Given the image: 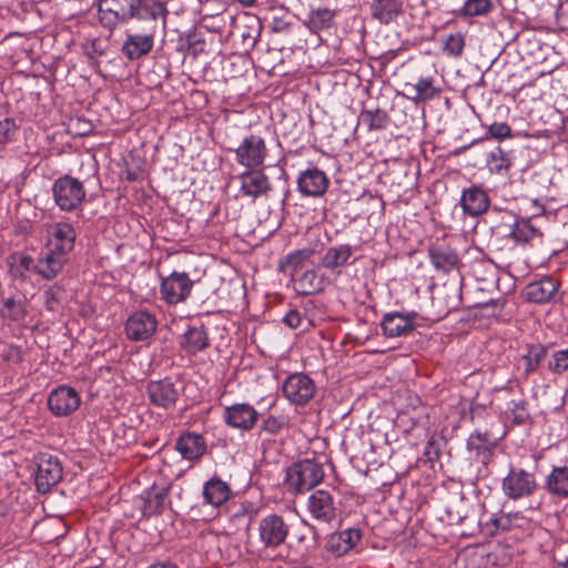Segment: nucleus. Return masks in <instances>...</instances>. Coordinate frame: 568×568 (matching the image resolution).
Wrapping results in <instances>:
<instances>
[{
    "instance_id": "30",
    "label": "nucleus",
    "mask_w": 568,
    "mask_h": 568,
    "mask_svg": "<svg viewBox=\"0 0 568 568\" xmlns=\"http://www.w3.org/2000/svg\"><path fill=\"white\" fill-rule=\"evenodd\" d=\"M429 257L434 267L444 273L458 268L459 258L454 250L448 246H433L429 248Z\"/></svg>"
},
{
    "instance_id": "16",
    "label": "nucleus",
    "mask_w": 568,
    "mask_h": 568,
    "mask_svg": "<svg viewBox=\"0 0 568 568\" xmlns=\"http://www.w3.org/2000/svg\"><path fill=\"white\" fill-rule=\"evenodd\" d=\"M311 516L323 524H331L336 518V506L333 496L323 489L314 491L307 500Z\"/></svg>"
},
{
    "instance_id": "10",
    "label": "nucleus",
    "mask_w": 568,
    "mask_h": 568,
    "mask_svg": "<svg viewBox=\"0 0 568 568\" xmlns=\"http://www.w3.org/2000/svg\"><path fill=\"white\" fill-rule=\"evenodd\" d=\"M146 394L153 406L168 410L175 407L180 397V388L170 378H163L149 382Z\"/></svg>"
},
{
    "instance_id": "12",
    "label": "nucleus",
    "mask_w": 568,
    "mask_h": 568,
    "mask_svg": "<svg viewBox=\"0 0 568 568\" xmlns=\"http://www.w3.org/2000/svg\"><path fill=\"white\" fill-rule=\"evenodd\" d=\"M75 239L77 232L70 223L58 222L48 230L45 247L47 250H52L57 255L68 257V254L74 247Z\"/></svg>"
},
{
    "instance_id": "49",
    "label": "nucleus",
    "mask_w": 568,
    "mask_h": 568,
    "mask_svg": "<svg viewBox=\"0 0 568 568\" xmlns=\"http://www.w3.org/2000/svg\"><path fill=\"white\" fill-rule=\"evenodd\" d=\"M372 16L379 22L387 24L390 21V0H374Z\"/></svg>"
},
{
    "instance_id": "11",
    "label": "nucleus",
    "mask_w": 568,
    "mask_h": 568,
    "mask_svg": "<svg viewBox=\"0 0 568 568\" xmlns=\"http://www.w3.org/2000/svg\"><path fill=\"white\" fill-rule=\"evenodd\" d=\"M284 396L294 405L307 404L315 394V384L303 373L290 375L283 384Z\"/></svg>"
},
{
    "instance_id": "50",
    "label": "nucleus",
    "mask_w": 568,
    "mask_h": 568,
    "mask_svg": "<svg viewBox=\"0 0 568 568\" xmlns=\"http://www.w3.org/2000/svg\"><path fill=\"white\" fill-rule=\"evenodd\" d=\"M18 126L13 119L6 118L0 121V145L11 142L14 138Z\"/></svg>"
},
{
    "instance_id": "17",
    "label": "nucleus",
    "mask_w": 568,
    "mask_h": 568,
    "mask_svg": "<svg viewBox=\"0 0 568 568\" xmlns=\"http://www.w3.org/2000/svg\"><path fill=\"white\" fill-rule=\"evenodd\" d=\"M329 185V179L322 170L310 168L300 173L297 190L304 196L320 197L325 194Z\"/></svg>"
},
{
    "instance_id": "59",
    "label": "nucleus",
    "mask_w": 568,
    "mask_h": 568,
    "mask_svg": "<svg viewBox=\"0 0 568 568\" xmlns=\"http://www.w3.org/2000/svg\"><path fill=\"white\" fill-rule=\"evenodd\" d=\"M149 568H179V567L171 561H161V562H155V564L151 565Z\"/></svg>"
},
{
    "instance_id": "57",
    "label": "nucleus",
    "mask_w": 568,
    "mask_h": 568,
    "mask_svg": "<svg viewBox=\"0 0 568 568\" xmlns=\"http://www.w3.org/2000/svg\"><path fill=\"white\" fill-rule=\"evenodd\" d=\"M77 123L78 125H80V128L78 129V131L75 132L78 135H85L88 134L91 129H92V125L90 122H87L84 120H81V119H78L77 120Z\"/></svg>"
},
{
    "instance_id": "9",
    "label": "nucleus",
    "mask_w": 568,
    "mask_h": 568,
    "mask_svg": "<svg viewBox=\"0 0 568 568\" xmlns=\"http://www.w3.org/2000/svg\"><path fill=\"white\" fill-rule=\"evenodd\" d=\"M537 488L534 474L524 469L511 468L503 479V491L509 499H521L531 496Z\"/></svg>"
},
{
    "instance_id": "38",
    "label": "nucleus",
    "mask_w": 568,
    "mask_h": 568,
    "mask_svg": "<svg viewBox=\"0 0 568 568\" xmlns=\"http://www.w3.org/2000/svg\"><path fill=\"white\" fill-rule=\"evenodd\" d=\"M416 317V312H407L406 314H402L400 312L393 311V322L398 320V323L393 325V337L407 336L412 334L415 329Z\"/></svg>"
},
{
    "instance_id": "4",
    "label": "nucleus",
    "mask_w": 568,
    "mask_h": 568,
    "mask_svg": "<svg viewBox=\"0 0 568 568\" xmlns=\"http://www.w3.org/2000/svg\"><path fill=\"white\" fill-rule=\"evenodd\" d=\"M52 193L55 204L62 211L75 210L85 199V190L82 182L70 175L55 180Z\"/></svg>"
},
{
    "instance_id": "36",
    "label": "nucleus",
    "mask_w": 568,
    "mask_h": 568,
    "mask_svg": "<svg viewBox=\"0 0 568 568\" xmlns=\"http://www.w3.org/2000/svg\"><path fill=\"white\" fill-rule=\"evenodd\" d=\"M496 438H493L488 432L476 430L467 440V448L477 456L483 455L481 462L485 464L489 457L490 449L496 445Z\"/></svg>"
},
{
    "instance_id": "5",
    "label": "nucleus",
    "mask_w": 568,
    "mask_h": 568,
    "mask_svg": "<svg viewBox=\"0 0 568 568\" xmlns=\"http://www.w3.org/2000/svg\"><path fill=\"white\" fill-rule=\"evenodd\" d=\"M234 152L236 162L246 169L262 168L268 154L264 139L255 134L245 136Z\"/></svg>"
},
{
    "instance_id": "24",
    "label": "nucleus",
    "mask_w": 568,
    "mask_h": 568,
    "mask_svg": "<svg viewBox=\"0 0 568 568\" xmlns=\"http://www.w3.org/2000/svg\"><path fill=\"white\" fill-rule=\"evenodd\" d=\"M393 432L396 434L400 433L404 440L410 446L417 445V440L426 436L425 428L417 425L414 416H410L407 412L399 413L396 419L393 420Z\"/></svg>"
},
{
    "instance_id": "53",
    "label": "nucleus",
    "mask_w": 568,
    "mask_h": 568,
    "mask_svg": "<svg viewBox=\"0 0 568 568\" xmlns=\"http://www.w3.org/2000/svg\"><path fill=\"white\" fill-rule=\"evenodd\" d=\"M303 316L297 310H291L283 318V323L290 328H298L303 323Z\"/></svg>"
},
{
    "instance_id": "18",
    "label": "nucleus",
    "mask_w": 568,
    "mask_h": 568,
    "mask_svg": "<svg viewBox=\"0 0 568 568\" xmlns=\"http://www.w3.org/2000/svg\"><path fill=\"white\" fill-rule=\"evenodd\" d=\"M156 326L154 315L143 311L135 312L125 323L126 336L131 341H145L155 333Z\"/></svg>"
},
{
    "instance_id": "51",
    "label": "nucleus",
    "mask_w": 568,
    "mask_h": 568,
    "mask_svg": "<svg viewBox=\"0 0 568 568\" xmlns=\"http://www.w3.org/2000/svg\"><path fill=\"white\" fill-rule=\"evenodd\" d=\"M549 368L555 373L568 371V348L554 354V361L549 363Z\"/></svg>"
},
{
    "instance_id": "21",
    "label": "nucleus",
    "mask_w": 568,
    "mask_h": 568,
    "mask_svg": "<svg viewBox=\"0 0 568 568\" xmlns=\"http://www.w3.org/2000/svg\"><path fill=\"white\" fill-rule=\"evenodd\" d=\"M154 45V33L128 32L121 47L122 54L130 61L148 55Z\"/></svg>"
},
{
    "instance_id": "43",
    "label": "nucleus",
    "mask_w": 568,
    "mask_h": 568,
    "mask_svg": "<svg viewBox=\"0 0 568 568\" xmlns=\"http://www.w3.org/2000/svg\"><path fill=\"white\" fill-rule=\"evenodd\" d=\"M505 414L507 418L511 419L517 425H523L529 419L527 403L523 399L511 400L508 404Z\"/></svg>"
},
{
    "instance_id": "13",
    "label": "nucleus",
    "mask_w": 568,
    "mask_h": 568,
    "mask_svg": "<svg viewBox=\"0 0 568 568\" xmlns=\"http://www.w3.org/2000/svg\"><path fill=\"white\" fill-rule=\"evenodd\" d=\"M223 419L232 428L250 432L257 424L258 413L247 403H236L224 408Z\"/></svg>"
},
{
    "instance_id": "41",
    "label": "nucleus",
    "mask_w": 568,
    "mask_h": 568,
    "mask_svg": "<svg viewBox=\"0 0 568 568\" xmlns=\"http://www.w3.org/2000/svg\"><path fill=\"white\" fill-rule=\"evenodd\" d=\"M546 348L541 345H532L528 348V352L521 357L526 375L538 368L541 361L546 357Z\"/></svg>"
},
{
    "instance_id": "45",
    "label": "nucleus",
    "mask_w": 568,
    "mask_h": 568,
    "mask_svg": "<svg viewBox=\"0 0 568 568\" xmlns=\"http://www.w3.org/2000/svg\"><path fill=\"white\" fill-rule=\"evenodd\" d=\"M286 426L287 420L285 417L268 415L261 420L258 435L262 436V434H267L275 436L278 435Z\"/></svg>"
},
{
    "instance_id": "40",
    "label": "nucleus",
    "mask_w": 568,
    "mask_h": 568,
    "mask_svg": "<svg viewBox=\"0 0 568 568\" xmlns=\"http://www.w3.org/2000/svg\"><path fill=\"white\" fill-rule=\"evenodd\" d=\"M493 8L490 0H467L464 6L455 13L462 18H471L476 16H484Z\"/></svg>"
},
{
    "instance_id": "61",
    "label": "nucleus",
    "mask_w": 568,
    "mask_h": 568,
    "mask_svg": "<svg viewBox=\"0 0 568 568\" xmlns=\"http://www.w3.org/2000/svg\"><path fill=\"white\" fill-rule=\"evenodd\" d=\"M532 204H534V206L536 207L535 215H538V214L544 213V210H545V209H544L542 204H540V203H539V201H538V200H534Z\"/></svg>"
},
{
    "instance_id": "37",
    "label": "nucleus",
    "mask_w": 568,
    "mask_h": 568,
    "mask_svg": "<svg viewBox=\"0 0 568 568\" xmlns=\"http://www.w3.org/2000/svg\"><path fill=\"white\" fill-rule=\"evenodd\" d=\"M487 165L493 173H507L511 166V159L508 153L497 146L487 155Z\"/></svg>"
},
{
    "instance_id": "55",
    "label": "nucleus",
    "mask_w": 568,
    "mask_h": 568,
    "mask_svg": "<svg viewBox=\"0 0 568 568\" xmlns=\"http://www.w3.org/2000/svg\"><path fill=\"white\" fill-rule=\"evenodd\" d=\"M291 22L283 17H273L270 28L273 32H285L290 29Z\"/></svg>"
},
{
    "instance_id": "42",
    "label": "nucleus",
    "mask_w": 568,
    "mask_h": 568,
    "mask_svg": "<svg viewBox=\"0 0 568 568\" xmlns=\"http://www.w3.org/2000/svg\"><path fill=\"white\" fill-rule=\"evenodd\" d=\"M165 495L164 490L149 493L142 507L143 516L149 518L160 514L163 509Z\"/></svg>"
},
{
    "instance_id": "19",
    "label": "nucleus",
    "mask_w": 568,
    "mask_h": 568,
    "mask_svg": "<svg viewBox=\"0 0 568 568\" xmlns=\"http://www.w3.org/2000/svg\"><path fill=\"white\" fill-rule=\"evenodd\" d=\"M241 192L244 196L256 199L265 196L271 190V183L267 175L258 169H246L240 175Z\"/></svg>"
},
{
    "instance_id": "56",
    "label": "nucleus",
    "mask_w": 568,
    "mask_h": 568,
    "mask_svg": "<svg viewBox=\"0 0 568 568\" xmlns=\"http://www.w3.org/2000/svg\"><path fill=\"white\" fill-rule=\"evenodd\" d=\"M375 501H383L384 505L382 506V508L377 509V513L383 515L384 518L386 519L387 518V515H390V505L386 501V497L384 495V493L382 491H377L373 495Z\"/></svg>"
},
{
    "instance_id": "2",
    "label": "nucleus",
    "mask_w": 568,
    "mask_h": 568,
    "mask_svg": "<svg viewBox=\"0 0 568 568\" xmlns=\"http://www.w3.org/2000/svg\"><path fill=\"white\" fill-rule=\"evenodd\" d=\"M393 75L396 77L402 94L410 100H428L436 94L433 85V78L424 77L423 65L419 59H409L396 67Z\"/></svg>"
},
{
    "instance_id": "52",
    "label": "nucleus",
    "mask_w": 568,
    "mask_h": 568,
    "mask_svg": "<svg viewBox=\"0 0 568 568\" xmlns=\"http://www.w3.org/2000/svg\"><path fill=\"white\" fill-rule=\"evenodd\" d=\"M488 133L491 138L501 140L511 135V129L506 123H493L488 129Z\"/></svg>"
},
{
    "instance_id": "62",
    "label": "nucleus",
    "mask_w": 568,
    "mask_h": 568,
    "mask_svg": "<svg viewBox=\"0 0 568 568\" xmlns=\"http://www.w3.org/2000/svg\"><path fill=\"white\" fill-rule=\"evenodd\" d=\"M390 322V313H386L384 315V318H383V323H382V326H383V329L384 332H386L387 329V324Z\"/></svg>"
},
{
    "instance_id": "14",
    "label": "nucleus",
    "mask_w": 568,
    "mask_h": 568,
    "mask_svg": "<svg viewBox=\"0 0 568 568\" xmlns=\"http://www.w3.org/2000/svg\"><path fill=\"white\" fill-rule=\"evenodd\" d=\"M81 403L78 392L69 386H59L48 396L50 412L58 416H69L79 408Z\"/></svg>"
},
{
    "instance_id": "7",
    "label": "nucleus",
    "mask_w": 568,
    "mask_h": 568,
    "mask_svg": "<svg viewBox=\"0 0 568 568\" xmlns=\"http://www.w3.org/2000/svg\"><path fill=\"white\" fill-rule=\"evenodd\" d=\"M288 531L290 525L277 514L263 517L258 524L260 541L265 548H276L284 544Z\"/></svg>"
},
{
    "instance_id": "23",
    "label": "nucleus",
    "mask_w": 568,
    "mask_h": 568,
    "mask_svg": "<svg viewBox=\"0 0 568 568\" xmlns=\"http://www.w3.org/2000/svg\"><path fill=\"white\" fill-rule=\"evenodd\" d=\"M489 204L488 194L479 186H471L465 190L460 197V205L464 212L470 216H478L485 213Z\"/></svg>"
},
{
    "instance_id": "20",
    "label": "nucleus",
    "mask_w": 568,
    "mask_h": 568,
    "mask_svg": "<svg viewBox=\"0 0 568 568\" xmlns=\"http://www.w3.org/2000/svg\"><path fill=\"white\" fill-rule=\"evenodd\" d=\"M559 283L550 276L541 277L538 281L529 283L524 291L527 301L545 304L555 302L558 293Z\"/></svg>"
},
{
    "instance_id": "48",
    "label": "nucleus",
    "mask_w": 568,
    "mask_h": 568,
    "mask_svg": "<svg viewBox=\"0 0 568 568\" xmlns=\"http://www.w3.org/2000/svg\"><path fill=\"white\" fill-rule=\"evenodd\" d=\"M465 48V39L462 33L450 34L445 41L444 50L454 58L460 57Z\"/></svg>"
},
{
    "instance_id": "3",
    "label": "nucleus",
    "mask_w": 568,
    "mask_h": 568,
    "mask_svg": "<svg viewBox=\"0 0 568 568\" xmlns=\"http://www.w3.org/2000/svg\"><path fill=\"white\" fill-rule=\"evenodd\" d=\"M323 478V466L314 460L305 459L287 468L285 484L290 490L303 494L318 485Z\"/></svg>"
},
{
    "instance_id": "35",
    "label": "nucleus",
    "mask_w": 568,
    "mask_h": 568,
    "mask_svg": "<svg viewBox=\"0 0 568 568\" xmlns=\"http://www.w3.org/2000/svg\"><path fill=\"white\" fill-rule=\"evenodd\" d=\"M335 19V11L328 8L312 9L304 21V24L313 33H318L322 30H327L333 27Z\"/></svg>"
},
{
    "instance_id": "22",
    "label": "nucleus",
    "mask_w": 568,
    "mask_h": 568,
    "mask_svg": "<svg viewBox=\"0 0 568 568\" xmlns=\"http://www.w3.org/2000/svg\"><path fill=\"white\" fill-rule=\"evenodd\" d=\"M175 449L184 459L199 460L206 452V443L202 435L187 432L178 437Z\"/></svg>"
},
{
    "instance_id": "32",
    "label": "nucleus",
    "mask_w": 568,
    "mask_h": 568,
    "mask_svg": "<svg viewBox=\"0 0 568 568\" xmlns=\"http://www.w3.org/2000/svg\"><path fill=\"white\" fill-rule=\"evenodd\" d=\"M353 247L349 244H339L327 248L322 257L321 265L327 270H336L349 264Z\"/></svg>"
},
{
    "instance_id": "6",
    "label": "nucleus",
    "mask_w": 568,
    "mask_h": 568,
    "mask_svg": "<svg viewBox=\"0 0 568 568\" xmlns=\"http://www.w3.org/2000/svg\"><path fill=\"white\" fill-rule=\"evenodd\" d=\"M36 486L38 491L47 493L62 478V465L57 456L39 453L36 457Z\"/></svg>"
},
{
    "instance_id": "29",
    "label": "nucleus",
    "mask_w": 568,
    "mask_h": 568,
    "mask_svg": "<svg viewBox=\"0 0 568 568\" xmlns=\"http://www.w3.org/2000/svg\"><path fill=\"white\" fill-rule=\"evenodd\" d=\"M2 307L0 310V316L11 322H20L28 315V300L24 295H11L2 298Z\"/></svg>"
},
{
    "instance_id": "8",
    "label": "nucleus",
    "mask_w": 568,
    "mask_h": 568,
    "mask_svg": "<svg viewBox=\"0 0 568 568\" xmlns=\"http://www.w3.org/2000/svg\"><path fill=\"white\" fill-rule=\"evenodd\" d=\"M193 281L185 272H173L161 282V298L170 305L184 302L191 294Z\"/></svg>"
},
{
    "instance_id": "34",
    "label": "nucleus",
    "mask_w": 568,
    "mask_h": 568,
    "mask_svg": "<svg viewBox=\"0 0 568 568\" xmlns=\"http://www.w3.org/2000/svg\"><path fill=\"white\" fill-rule=\"evenodd\" d=\"M546 489L549 494L568 498V467H554L546 479Z\"/></svg>"
},
{
    "instance_id": "39",
    "label": "nucleus",
    "mask_w": 568,
    "mask_h": 568,
    "mask_svg": "<svg viewBox=\"0 0 568 568\" xmlns=\"http://www.w3.org/2000/svg\"><path fill=\"white\" fill-rule=\"evenodd\" d=\"M511 237L520 244L528 243L531 239L540 235L539 231L530 223L528 219L517 220L511 230Z\"/></svg>"
},
{
    "instance_id": "60",
    "label": "nucleus",
    "mask_w": 568,
    "mask_h": 568,
    "mask_svg": "<svg viewBox=\"0 0 568 568\" xmlns=\"http://www.w3.org/2000/svg\"><path fill=\"white\" fill-rule=\"evenodd\" d=\"M241 37L243 39V41L248 45V47H254V44L256 43V37L255 36H251L248 33H241Z\"/></svg>"
},
{
    "instance_id": "28",
    "label": "nucleus",
    "mask_w": 568,
    "mask_h": 568,
    "mask_svg": "<svg viewBox=\"0 0 568 568\" xmlns=\"http://www.w3.org/2000/svg\"><path fill=\"white\" fill-rule=\"evenodd\" d=\"M68 257L64 255H57L52 250H47V253L39 257L34 265L36 271L45 280H53L62 271Z\"/></svg>"
},
{
    "instance_id": "27",
    "label": "nucleus",
    "mask_w": 568,
    "mask_h": 568,
    "mask_svg": "<svg viewBox=\"0 0 568 568\" xmlns=\"http://www.w3.org/2000/svg\"><path fill=\"white\" fill-rule=\"evenodd\" d=\"M316 250L313 247H303L300 250H295L285 256H283L277 264L278 272L294 277L297 270L314 254Z\"/></svg>"
},
{
    "instance_id": "64",
    "label": "nucleus",
    "mask_w": 568,
    "mask_h": 568,
    "mask_svg": "<svg viewBox=\"0 0 568 568\" xmlns=\"http://www.w3.org/2000/svg\"><path fill=\"white\" fill-rule=\"evenodd\" d=\"M125 179L130 182H133L138 179V175L134 172L128 171Z\"/></svg>"
},
{
    "instance_id": "44",
    "label": "nucleus",
    "mask_w": 568,
    "mask_h": 568,
    "mask_svg": "<svg viewBox=\"0 0 568 568\" xmlns=\"http://www.w3.org/2000/svg\"><path fill=\"white\" fill-rule=\"evenodd\" d=\"M296 284L302 295H310L321 288V281L314 270L305 271L296 281Z\"/></svg>"
},
{
    "instance_id": "46",
    "label": "nucleus",
    "mask_w": 568,
    "mask_h": 568,
    "mask_svg": "<svg viewBox=\"0 0 568 568\" xmlns=\"http://www.w3.org/2000/svg\"><path fill=\"white\" fill-rule=\"evenodd\" d=\"M443 445V437L437 435H432L424 448L422 459L425 463L434 464V462L439 459L440 452Z\"/></svg>"
},
{
    "instance_id": "58",
    "label": "nucleus",
    "mask_w": 568,
    "mask_h": 568,
    "mask_svg": "<svg viewBox=\"0 0 568 568\" xmlns=\"http://www.w3.org/2000/svg\"><path fill=\"white\" fill-rule=\"evenodd\" d=\"M20 266H22L24 270H30L33 266V258L29 255H23L20 257Z\"/></svg>"
},
{
    "instance_id": "1",
    "label": "nucleus",
    "mask_w": 568,
    "mask_h": 568,
    "mask_svg": "<svg viewBox=\"0 0 568 568\" xmlns=\"http://www.w3.org/2000/svg\"><path fill=\"white\" fill-rule=\"evenodd\" d=\"M99 24L110 32L131 20H165L168 9L159 0H97Z\"/></svg>"
},
{
    "instance_id": "54",
    "label": "nucleus",
    "mask_w": 568,
    "mask_h": 568,
    "mask_svg": "<svg viewBox=\"0 0 568 568\" xmlns=\"http://www.w3.org/2000/svg\"><path fill=\"white\" fill-rule=\"evenodd\" d=\"M556 16L559 26L562 29L568 30V0H565L564 2L560 3V6L557 9Z\"/></svg>"
},
{
    "instance_id": "25",
    "label": "nucleus",
    "mask_w": 568,
    "mask_h": 568,
    "mask_svg": "<svg viewBox=\"0 0 568 568\" xmlns=\"http://www.w3.org/2000/svg\"><path fill=\"white\" fill-rule=\"evenodd\" d=\"M361 539L362 531L358 528H347L329 537L327 549L335 556H343L353 549Z\"/></svg>"
},
{
    "instance_id": "15",
    "label": "nucleus",
    "mask_w": 568,
    "mask_h": 568,
    "mask_svg": "<svg viewBox=\"0 0 568 568\" xmlns=\"http://www.w3.org/2000/svg\"><path fill=\"white\" fill-rule=\"evenodd\" d=\"M84 55L88 60V64L99 75H103L101 63L102 59L106 60V63H112L119 60V57L111 49L109 39L93 38L88 40L83 44Z\"/></svg>"
},
{
    "instance_id": "63",
    "label": "nucleus",
    "mask_w": 568,
    "mask_h": 568,
    "mask_svg": "<svg viewBox=\"0 0 568 568\" xmlns=\"http://www.w3.org/2000/svg\"><path fill=\"white\" fill-rule=\"evenodd\" d=\"M243 7H252L257 0H236Z\"/></svg>"
},
{
    "instance_id": "31",
    "label": "nucleus",
    "mask_w": 568,
    "mask_h": 568,
    "mask_svg": "<svg viewBox=\"0 0 568 568\" xmlns=\"http://www.w3.org/2000/svg\"><path fill=\"white\" fill-rule=\"evenodd\" d=\"M210 346V339L203 326H190L183 334L181 347L189 354H196Z\"/></svg>"
},
{
    "instance_id": "47",
    "label": "nucleus",
    "mask_w": 568,
    "mask_h": 568,
    "mask_svg": "<svg viewBox=\"0 0 568 568\" xmlns=\"http://www.w3.org/2000/svg\"><path fill=\"white\" fill-rule=\"evenodd\" d=\"M362 121L367 124L369 130L384 129L388 124V115L385 111H366L362 114Z\"/></svg>"
},
{
    "instance_id": "33",
    "label": "nucleus",
    "mask_w": 568,
    "mask_h": 568,
    "mask_svg": "<svg viewBox=\"0 0 568 568\" xmlns=\"http://www.w3.org/2000/svg\"><path fill=\"white\" fill-rule=\"evenodd\" d=\"M230 496V486L220 478H212L204 485L203 497L210 505L220 506L229 500Z\"/></svg>"
},
{
    "instance_id": "26",
    "label": "nucleus",
    "mask_w": 568,
    "mask_h": 568,
    "mask_svg": "<svg viewBox=\"0 0 568 568\" xmlns=\"http://www.w3.org/2000/svg\"><path fill=\"white\" fill-rule=\"evenodd\" d=\"M416 182V164L412 156L393 160V184L403 185L410 191Z\"/></svg>"
}]
</instances>
